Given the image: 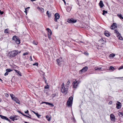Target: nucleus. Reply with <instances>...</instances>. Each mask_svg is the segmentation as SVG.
<instances>
[{
    "label": "nucleus",
    "instance_id": "bb28decb",
    "mask_svg": "<svg viewBox=\"0 0 123 123\" xmlns=\"http://www.w3.org/2000/svg\"><path fill=\"white\" fill-rule=\"evenodd\" d=\"M71 8L70 7H68L67 9V12H69L71 10Z\"/></svg>",
    "mask_w": 123,
    "mask_h": 123
},
{
    "label": "nucleus",
    "instance_id": "0e129e2a",
    "mask_svg": "<svg viewBox=\"0 0 123 123\" xmlns=\"http://www.w3.org/2000/svg\"><path fill=\"white\" fill-rule=\"evenodd\" d=\"M31 1H33L35 0H30Z\"/></svg>",
    "mask_w": 123,
    "mask_h": 123
},
{
    "label": "nucleus",
    "instance_id": "e2e57ef3",
    "mask_svg": "<svg viewBox=\"0 0 123 123\" xmlns=\"http://www.w3.org/2000/svg\"><path fill=\"white\" fill-rule=\"evenodd\" d=\"M64 85H64V84L63 83L62 84V86H63V87H64Z\"/></svg>",
    "mask_w": 123,
    "mask_h": 123
},
{
    "label": "nucleus",
    "instance_id": "49530a36",
    "mask_svg": "<svg viewBox=\"0 0 123 123\" xmlns=\"http://www.w3.org/2000/svg\"><path fill=\"white\" fill-rule=\"evenodd\" d=\"M33 43L35 45H37V42H35L34 41L33 42Z\"/></svg>",
    "mask_w": 123,
    "mask_h": 123
},
{
    "label": "nucleus",
    "instance_id": "c756f323",
    "mask_svg": "<svg viewBox=\"0 0 123 123\" xmlns=\"http://www.w3.org/2000/svg\"><path fill=\"white\" fill-rule=\"evenodd\" d=\"M33 112L36 115L38 118H39L41 116L40 115L38 114L37 113H36L34 111H33Z\"/></svg>",
    "mask_w": 123,
    "mask_h": 123
},
{
    "label": "nucleus",
    "instance_id": "5fc2aeb1",
    "mask_svg": "<svg viewBox=\"0 0 123 123\" xmlns=\"http://www.w3.org/2000/svg\"><path fill=\"white\" fill-rule=\"evenodd\" d=\"M18 111V113H20L21 114H22V113H23L22 112H21L20 111Z\"/></svg>",
    "mask_w": 123,
    "mask_h": 123
},
{
    "label": "nucleus",
    "instance_id": "09e8293b",
    "mask_svg": "<svg viewBox=\"0 0 123 123\" xmlns=\"http://www.w3.org/2000/svg\"><path fill=\"white\" fill-rule=\"evenodd\" d=\"M6 120L8 121H9L10 123L11 122V121L10 120V119H9L7 117V118H6Z\"/></svg>",
    "mask_w": 123,
    "mask_h": 123
},
{
    "label": "nucleus",
    "instance_id": "423d86ee",
    "mask_svg": "<svg viewBox=\"0 0 123 123\" xmlns=\"http://www.w3.org/2000/svg\"><path fill=\"white\" fill-rule=\"evenodd\" d=\"M88 68L87 66H85L83 68L80 70L79 71V73L80 74H81L82 72H86Z\"/></svg>",
    "mask_w": 123,
    "mask_h": 123
},
{
    "label": "nucleus",
    "instance_id": "603ef678",
    "mask_svg": "<svg viewBox=\"0 0 123 123\" xmlns=\"http://www.w3.org/2000/svg\"><path fill=\"white\" fill-rule=\"evenodd\" d=\"M4 12H1L0 10V13L1 14H2Z\"/></svg>",
    "mask_w": 123,
    "mask_h": 123
},
{
    "label": "nucleus",
    "instance_id": "2f4dec72",
    "mask_svg": "<svg viewBox=\"0 0 123 123\" xmlns=\"http://www.w3.org/2000/svg\"><path fill=\"white\" fill-rule=\"evenodd\" d=\"M14 120H17L18 119V117L17 116H14Z\"/></svg>",
    "mask_w": 123,
    "mask_h": 123
},
{
    "label": "nucleus",
    "instance_id": "774afa93",
    "mask_svg": "<svg viewBox=\"0 0 123 123\" xmlns=\"http://www.w3.org/2000/svg\"><path fill=\"white\" fill-rule=\"evenodd\" d=\"M1 101V99L0 98V102Z\"/></svg>",
    "mask_w": 123,
    "mask_h": 123
},
{
    "label": "nucleus",
    "instance_id": "6e6552de",
    "mask_svg": "<svg viewBox=\"0 0 123 123\" xmlns=\"http://www.w3.org/2000/svg\"><path fill=\"white\" fill-rule=\"evenodd\" d=\"M111 119V120L114 122L115 121V117L114 115L113 114H111L110 115Z\"/></svg>",
    "mask_w": 123,
    "mask_h": 123
},
{
    "label": "nucleus",
    "instance_id": "ea45409f",
    "mask_svg": "<svg viewBox=\"0 0 123 123\" xmlns=\"http://www.w3.org/2000/svg\"><path fill=\"white\" fill-rule=\"evenodd\" d=\"M84 54L86 55H89L88 53L87 52H85Z\"/></svg>",
    "mask_w": 123,
    "mask_h": 123
},
{
    "label": "nucleus",
    "instance_id": "a19ab883",
    "mask_svg": "<svg viewBox=\"0 0 123 123\" xmlns=\"http://www.w3.org/2000/svg\"><path fill=\"white\" fill-rule=\"evenodd\" d=\"M49 86L48 85H47V86H44V88L45 89L48 88H49Z\"/></svg>",
    "mask_w": 123,
    "mask_h": 123
},
{
    "label": "nucleus",
    "instance_id": "f704fd0d",
    "mask_svg": "<svg viewBox=\"0 0 123 123\" xmlns=\"http://www.w3.org/2000/svg\"><path fill=\"white\" fill-rule=\"evenodd\" d=\"M10 96H11V97L12 99H13L15 98V97L14 96V95L12 94H11L10 95Z\"/></svg>",
    "mask_w": 123,
    "mask_h": 123
},
{
    "label": "nucleus",
    "instance_id": "2eb2a0df",
    "mask_svg": "<svg viewBox=\"0 0 123 123\" xmlns=\"http://www.w3.org/2000/svg\"><path fill=\"white\" fill-rule=\"evenodd\" d=\"M46 30H48V35H51L52 34V32L50 30L49 28H47L46 29Z\"/></svg>",
    "mask_w": 123,
    "mask_h": 123
},
{
    "label": "nucleus",
    "instance_id": "79ce46f5",
    "mask_svg": "<svg viewBox=\"0 0 123 123\" xmlns=\"http://www.w3.org/2000/svg\"><path fill=\"white\" fill-rule=\"evenodd\" d=\"M123 68V66H121L119 68H118V70H120L121 69H122Z\"/></svg>",
    "mask_w": 123,
    "mask_h": 123
},
{
    "label": "nucleus",
    "instance_id": "cd10ccee",
    "mask_svg": "<svg viewBox=\"0 0 123 123\" xmlns=\"http://www.w3.org/2000/svg\"><path fill=\"white\" fill-rule=\"evenodd\" d=\"M46 117L47 120L49 121L50 120V118L48 115Z\"/></svg>",
    "mask_w": 123,
    "mask_h": 123
},
{
    "label": "nucleus",
    "instance_id": "0eeeda50",
    "mask_svg": "<svg viewBox=\"0 0 123 123\" xmlns=\"http://www.w3.org/2000/svg\"><path fill=\"white\" fill-rule=\"evenodd\" d=\"M73 87L75 89H76L78 84V81L76 80L73 82Z\"/></svg>",
    "mask_w": 123,
    "mask_h": 123
},
{
    "label": "nucleus",
    "instance_id": "6ab92c4d",
    "mask_svg": "<svg viewBox=\"0 0 123 123\" xmlns=\"http://www.w3.org/2000/svg\"><path fill=\"white\" fill-rule=\"evenodd\" d=\"M14 70L16 73H18V74H17V75L18 74L20 76H22L21 73L19 71L16 70L14 69Z\"/></svg>",
    "mask_w": 123,
    "mask_h": 123
},
{
    "label": "nucleus",
    "instance_id": "58836bf2",
    "mask_svg": "<svg viewBox=\"0 0 123 123\" xmlns=\"http://www.w3.org/2000/svg\"><path fill=\"white\" fill-rule=\"evenodd\" d=\"M8 29H6L5 30L4 32L5 33H8L9 32L8 31Z\"/></svg>",
    "mask_w": 123,
    "mask_h": 123
},
{
    "label": "nucleus",
    "instance_id": "de8ad7c7",
    "mask_svg": "<svg viewBox=\"0 0 123 123\" xmlns=\"http://www.w3.org/2000/svg\"><path fill=\"white\" fill-rule=\"evenodd\" d=\"M25 113H27V114L28 115H29V111H28V110H27V111H25Z\"/></svg>",
    "mask_w": 123,
    "mask_h": 123
},
{
    "label": "nucleus",
    "instance_id": "b1692460",
    "mask_svg": "<svg viewBox=\"0 0 123 123\" xmlns=\"http://www.w3.org/2000/svg\"><path fill=\"white\" fill-rule=\"evenodd\" d=\"M114 33L117 34V35H120V34L117 30H115L114 31Z\"/></svg>",
    "mask_w": 123,
    "mask_h": 123
},
{
    "label": "nucleus",
    "instance_id": "72a5a7b5",
    "mask_svg": "<svg viewBox=\"0 0 123 123\" xmlns=\"http://www.w3.org/2000/svg\"><path fill=\"white\" fill-rule=\"evenodd\" d=\"M10 118L12 119V120L14 121V117L13 116H11L9 117Z\"/></svg>",
    "mask_w": 123,
    "mask_h": 123
},
{
    "label": "nucleus",
    "instance_id": "f8f14e48",
    "mask_svg": "<svg viewBox=\"0 0 123 123\" xmlns=\"http://www.w3.org/2000/svg\"><path fill=\"white\" fill-rule=\"evenodd\" d=\"M94 69L95 70H103L104 69L102 67H95L94 68Z\"/></svg>",
    "mask_w": 123,
    "mask_h": 123
},
{
    "label": "nucleus",
    "instance_id": "13d9d810",
    "mask_svg": "<svg viewBox=\"0 0 123 123\" xmlns=\"http://www.w3.org/2000/svg\"><path fill=\"white\" fill-rule=\"evenodd\" d=\"M26 117L29 118H31V117H30V116H28L27 115L26 116Z\"/></svg>",
    "mask_w": 123,
    "mask_h": 123
},
{
    "label": "nucleus",
    "instance_id": "ddd939ff",
    "mask_svg": "<svg viewBox=\"0 0 123 123\" xmlns=\"http://www.w3.org/2000/svg\"><path fill=\"white\" fill-rule=\"evenodd\" d=\"M16 103L18 104H20V103L19 101L18 100V98H15L13 99Z\"/></svg>",
    "mask_w": 123,
    "mask_h": 123
},
{
    "label": "nucleus",
    "instance_id": "4be33fe9",
    "mask_svg": "<svg viewBox=\"0 0 123 123\" xmlns=\"http://www.w3.org/2000/svg\"><path fill=\"white\" fill-rule=\"evenodd\" d=\"M73 100V98L72 96L70 97L68 99V101L72 102Z\"/></svg>",
    "mask_w": 123,
    "mask_h": 123
},
{
    "label": "nucleus",
    "instance_id": "20e7f679",
    "mask_svg": "<svg viewBox=\"0 0 123 123\" xmlns=\"http://www.w3.org/2000/svg\"><path fill=\"white\" fill-rule=\"evenodd\" d=\"M76 20L73 18H68L67 20V21L69 23H74L76 22Z\"/></svg>",
    "mask_w": 123,
    "mask_h": 123
},
{
    "label": "nucleus",
    "instance_id": "5701e85b",
    "mask_svg": "<svg viewBox=\"0 0 123 123\" xmlns=\"http://www.w3.org/2000/svg\"><path fill=\"white\" fill-rule=\"evenodd\" d=\"M105 35L107 37H109L110 36L109 34L107 31H106L104 33Z\"/></svg>",
    "mask_w": 123,
    "mask_h": 123
},
{
    "label": "nucleus",
    "instance_id": "3c124183",
    "mask_svg": "<svg viewBox=\"0 0 123 123\" xmlns=\"http://www.w3.org/2000/svg\"><path fill=\"white\" fill-rule=\"evenodd\" d=\"M43 79L45 80V83H46V78L44 77L43 78Z\"/></svg>",
    "mask_w": 123,
    "mask_h": 123
},
{
    "label": "nucleus",
    "instance_id": "9b49d317",
    "mask_svg": "<svg viewBox=\"0 0 123 123\" xmlns=\"http://www.w3.org/2000/svg\"><path fill=\"white\" fill-rule=\"evenodd\" d=\"M61 58H60L59 59H57V63L59 66H60L61 64Z\"/></svg>",
    "mask_w": 123,
    "mask_h": 123
},
{
    "label": "nucleus",
    "instance_id": "f257e3e1",
    "mask_svg": "<svg viewBox=\"0 0 123 123\" xmlns=\"http://www.w3.org/2000/svg\"><path fill=\"white\" fill-rule=\"evenodd\" d=\"M18 51L17 50H13L10 52L8 55L10 57H13L18 53Z\"/></svg>",
    "mask_w": 123,
    "mask_h": 123
},
{
    "label": "nucleus",
    "instance_id": "7c9ffc66",
    "mask_svg": "<svg viewBox=\"0 0 123 123\" xmlns=\"http://www.w3.org/2000/svg\"><path fill=\"white\" fill-rule=\"evenodd\" d=\"M119 115L121 117H123V112H119Z\"/></svg>",
    "mask_w": 123,
    "mask_h": 123
},
{
    "label": "nucleus",
    "instance_id": "a18cd8bd",
    "mask_svg": "<svg viewBox=\"0 0 123 123\" xmlns=\"http://www.w3.org/2000/svg\"><path fill=\"white\" fill-rule=\"evenodd\" d=\"M33 65H35V66H37L38 65V63H37L36 62L34 64H33Z\"/></svg>",
    "mask_w": 123,
    "mask_h": 123
},
{
    "label": "nucleus",
    "instance_id": "7ed1b4c3",
    "mask_svg": "<svg viewBox=\"0 0 123 123\" xmlns=\"http://www.w3.org/2000/svg\"><path fill=\"white\" fill-rule=\"evenodd\" d=\"M68 88L65 87L64 86V87H62V93H63L64 94L66 95L68 92Z\"/></svg>",
    "mask_w": 123,
    "mask_h": 123
},
{
    "label": "nucleus",
    "instance_id": "1a4fd4ad",
    "mask_svg": "<svg viewBox=\"0 0 123 123\" xmlns=\"http://www.w3.org/2000/svg\"><path fill=\"white\" fill-rule=\"evenodd\" d=\"M117 27V24L115 23H113L111 26L110 28L112 30H114Z\"/></svg>",
    "mask_w": 123,
    "mask_h": 123
},
{
    "label": "nucleus",
    "instance_id": "a211bd4d",
    "mask_svg": "<svg viewBox=\"0 0 123 123\" xmlns=\"http://www.w3.org/2000/svg\"><path fill=\"white\" fill-rule=\"evenodd\" d=\"M99 5L101 8H102L103 6L104 5L102 1H100L99 3Z\"/></svg>",
    "mask_w": 123,
    "mask_h": 123
},
{
    "label": "nucleus",
    "instance_id": "9d476101",
    "mask_svg": "<svg viewBox=\"0 0 123 123\" xmlns=\"http://www.w3.org/2000/svg\"><path fill=\"white\" fill-rule=\"evenodd\" d=\"M121 103L117 101L116 103V107L117 109H119L121 107Z\"/></svg>",
    "mask_w": 123,
    "mask_h": 123
},
{
    "label": "nucleus",
    "instance_id": "338daca9",
    "mask_svg": "<svg viewBox=\"0 0 123 123\" xmlns=\"http://www.w3.org/2000/svg\"><path fill=\"white\" fill-rule=\"evenodd\" d=\"M0 80L1 81V82H2V80L0 78Z\"/></svg>",
    "mask_w": 123,
    "mask_h": 123
},
{
    "label": "nucleus",
    "instance_id": "c85d7f7f",
    "mask_svg": "<svg viewBox=\"0 0 123 123\" xmlns=\"http://www.w3.org/2000/svg\"><path fill=\"white\" fill-rule=\"evenodd\" d=\"M117 36L119 39L120 40L122 39V37L121 36L120 34V35H117Z\"/></svg>",
    "mask_w": 123,
    "mask_h": 123
},
{
    "label": "nucleus",
    "instance_id": "393cba45",
    "mask_svg": "<svg viewBox=\"0 0 123 123\" xmlns=\"http://www.w3.org/2000/svg\"><path fill=\"white\" fill-rule=\"evenodd\" d=\"M46 14L48 15V17L49 18L51 16V13H49V11H47L46 12Z\"/></svg>",
    "mask_w": 123,
    "mask_h": 123
},
{
    "label": "nucleus",
    "instance_id": "8fccbe9b",
    "mask_svg": "<svg viewBox=\"0 0 123 123\" xmlns=\"http://www.w3.org/2000/svg\"><path fill=\"white\" fill-rule=\"evenodd\" d=\"M51 35H48V38H49V40H51V38L50 37V36Z\"/></svg>",
    "mask_w": 123,
    "mask_h": 123
},
{
    "label": "nucleus",
    "instance_id": "dca6fc26",
    "mask_svg": "<svg viewBox=\"0 0 123 123\" xmlns=\"http://www.w3.org/2000/svg\"><path fill=\"white\" fill-rule=\"evenodd\" d=\"M70 84V80H68L66 86H65L68 88L69 86V84Z\"/></svg>",
    "mask_w": 123,
    "mask_h": 123
},
{
    "label": "nucleus",
    "instance_id": "c9c22d12",
    "mask_svg": "<svg viewBox=\"0 0 123 123\" xmlns=\"http://www.w3.org/2000/svg\"><path fill=\"white\" fill-rule=\"evenodd\" d=\"M103 12L102 13V14L103 15L105 14V13H106L108 12L107 11H105L104 10H103Z\"/></svg>",
    "mask_w": 123,
    "mask_h": 123
},
{
    "label": "nucleus",
    "instance_id": "4468645a",
    "mask_svg": "<svg viewBox=\"0 0 123 123\" xmlns=\"http://www.w3.org/2000/svg\"><path fill=\"white\" fill-rule=\"evenodd\" d=\"M72 102L67 101V104L68 107H71L72 106Z\"/></svg>",
    "mask_w": 123,
    "mask_h": 123
},
{
    "label": "nucleus",
    "instance_id": "39448f33",
    "mask_svg": "<svg viewBox=\"0 0 123 123\" xmlns=\"http://www.w3.org/2000/svg\"><path fill=\"white\" fill-rule=\"evenodd\" d=\"M54 20L55 22L57 21V19H59L60 17V15L58 13H56L54 15Z\"/></svg>",
    "mask_w": 123,
    "mask_h": 123
},
{
    "label": "nucleus",
    "instance_id": "bf43d9fd",
    "mask_svg": "<svg viewBox=\"0 0 123 123\" xmlns=\"http://www.w3.org/2000/svg\"><path fill=\"white\" fill-rule=\"evenodd\" d=\"M22 114L23 115V116H25L26 117V116H27L26 115H25V114H23V113H22Z\"/></svg>",
    "mask_w": 123,
    "mask_h": 123
},
{
    "label": "nucleus",
    "instance_id": "f03ea898",
    "mask_svg": "<svg viewBox=\"0 0 123 123\" xmlns=\"http://www.w3.org/2000/svg\"><path fill=\"white\" fill-rule=\"evenodd\" d=\"M12 39L13 40L15 41V42L17 44H18L20 43V40L18 37L16 36H14L12 37Z\"/></svg>",
    "mask_w": 123,
    "mask_h": 123
},
{
    "label": "nucleus",
    "instance_id": "f3484780",
    "mask_svg": "<svg viewBox=\"0 0 123 123\" xmlns=\"http://www.w3.org/2000/svg\"><path fill=\"white\" fill-rule=\"evenodd\" d=\"M99 42L102 44H104L105 42L104 40L102 38H101L99 40Z\"/></svg>",
    "mask_w": 123,
    "mask_h": 123
},
{
    "label": "nucleus",
    "instance_id": "864d4df0",
    "mask_svg": "<svg viewBox=\"0 0 123 123\" xmlns=\"http://www.w3.org/2000/svg\"><path fill=\"white\" fill-rule=\"evenodd\" d=\"M78 42L79 43H84V42L81 41H79Z\"/></svg>",
    "mask_w": 123,
    "mask_h": 123
},
{
    "label": "nucleus",
    "instance_id": "e433bc0d",
    "mask_svg": "<svg viewBox=\"0 0 123 123\" xmlns=\"http://www.w3.org/2000/svg\"><path fill=\"white\" fill-rule=\"evenodd\" d=\"M115 56V54H112L110 55V56L111 57H114Z\"/></svg>",
    "mask_w": 123,
    "mask_h": 123
},
{
    "label": "nucleus",
    "instance_id": "a878e982",
    "mask_svg": "<svg viewBox=\"0 0 123 123\" xmlns=\"http://www.w3.org/2000/svg\"><path fill=\"white\" fill-rule=\"evenodd\" d=\"M0 117L2 119L6 120V119L7 118L6 117L2 115L0 116Z\"/></svg>",
    "mask_w": 123,
    "mask_h": 123
},
{
    "label": "nucleus",
    "instance_id": "c03bdc74",
    "mask_svg": "<svg viewBox=\"0 0 123 123\" xmlns=\"http://www.w3.org/2000/svg\"><path fill=\"white\" fill-rule=\"evenodd\" d=\"M28 54V52H26L24 53L23 54V55H27Z\"/></svg>",
    "mask_w": 123,
    "mask_h": 123
},
{
    "label": "nucleus",
    "instance_id": "37998d69",
    "mask_svg": "<svg viewBox=\"0 0 123 123\" xmlns=\"http://www.w3.org/2000/svg\"><path fill=\"white\" fill-rule=\"evenodd\" d=\"M8 74V72H7L6 71V72L5 74H4V75L5 76H6Z\"/></svg>",
    "mask_w": 123,
    "mask_h": 123
},
{
    "label": "nucleus",
    "instance_id": "412c9836",
    "mask_svg": "<svg viewBox=\"0 0 123 123\" xmlns=\"http://www.w3.org/2000/svg\"><path fill=\"white\" fill-rule=\"evenodd\" d=\"M117 16L121 19H123V17L122 15L121 14H117Z\"/></svg>",
    "mask_w": 123,
    "mask_h": 123
},
{
    "label": "nucleus",
    "instance_id": "4c0bfd02",
    "mask_svg": "<svg viewBox=\"0 0 123 123\" xmlns=\"http://www.w3.org/2000/svg\"><path fill=\"white\" fill-rule=\"evenodd\" d=\"M6 71L8 72V73L12 71V70H11V69H6Z\"/></svg>",
    "mask_w": 123,
    "mask_h": 123
},
{
    "label": "nucleus",
    "instance_id": "052dcab7",
    "mask_svg": "<svg viewBox=\"0 0 123 123\" xmlns=\"http://www.w3.org/2000/svg\"><path fill=\"white\" fill-rule=\"evenodd\" d=\"M30 58L31 59V60L32 61V57H31V56L30 57Z\"/></svg>",
    "mask_w": 123,
    "mask_h": 123
},
{
    "label": "nucleus",
    "instance_id": "aec40b11",
    "mask_svg": "<svg viewBox=\"0 0 123 123\" xmlns=\"http://www.w3.org/2000/svg\"><path fill=\"white\" fill-rule=\"evenodd\" d=\"M45 103L46 104V105H52L53 106V104H52V103H48V102H43L42 103Z\"/></svg>",
    "mask_w": 123,
    "mask_h": 123
},
{
    "label": "nucleus",
    "instance_id": "69168bd1",
    "mask_svg": "<svg viewBox=\"0 0 123 123\" xmlns=\"http://www.w3.org/2000/svg\"><path fill=\"white\" fill-rule=\"evenodd\" d=\"M26 8H25V12H26Z\"/></svg>",
    "mask_w": 123,
    "mask_h": 123
},
{
    "label": "nucleus",
    "instance_id": "6e6d98bb",
    "mask_svg": "<svg viewBox=\"0 0 123 123\" xmlns=\"http://www.w3.org/2000/svg\"><path fill=\"white\" fill-rule=\"evenodd\" d=\"M64 2V3L65 5H66V2L65 0H62Z\"/></svg>",
    "mask_w": 123,
    "mask_h": 123
},
{
    "label": "nucleus",
    "instance_id": "473e14b6",
    "mask_svg": "<svg viewBox=\"0 0 123 123\" xmlns=\"http://www.w3.org/2000/svg\"><path fill=\"white\" fill-rule=\"evenodd\" d=\"M115 69L114 68L111 66H110V68H109V70H114Z\"/></svg>",
    "mask_w": 123,
    "mask_h": 123
},
{
    "label": "nucleus",
    "instance_id": "4d7b16f0",
    "mask_svg": "<svg viewBox=\"0 0 123 123\" xmlns=\"http://www.w3.org/2000/svg\"><path fill=\"white\" fill-rule=\"evenodd\" d=\"M5 96L6 97H8V94L6 93L5 94Z\"/></svg>",
    "mask_w": 123,
    "mask_h": 123
},
{
    "label": "nucleus",
    "instance_id": "680f3d73",
    "mask_svg": "<svg viewBox=\"0 0 123 123\" xmlns=\"http://www.w3.org/2000/svg\"><path fill=\"white\" fill-rule=\"evenodd\" d=\"M112 103V102L111 101H110L109 102V103H110L111 104Z\"/></svg>",
    "mask_w": 123,
    "mask_h": 123
}]
</instances>
